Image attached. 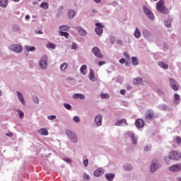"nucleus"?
I'll list each match as a JSON object with an SVG mask.
<instances>
[{"label": "nucleus", "mask_w": 181, "mask_h": 181, "mask_svg": "<svg viewBox=\"0 0 181 181\" xmlns=\"http://www.w3.org/2000/svg\"><path fill=\"white\" fill-rule=\"evenodd\" d=\"M156 9L158 11V12H160L161 13H164L166 15L169 11L166 8L165 6V1L163 0H160L157 4H156Z\"/></svg>", "instance_id": "f257e3e1"}, {"label": "nucleus", "mask_w": 181, "mask_h": 181, "mask_svg": "<svg viewBox=\"0 0 181 181\" xmlns=\"http://www.w3.org/2000/svg\"><path fill=\"white\" fill-rule=\"evenodd\" d=\"M66 134L69 139H71V141L73 142V144H77L78 142V138H77V134L69 129L66 130Z\"/></svg>", "instance_id": "f03ea898"}, {"label": "nucleus", "mask_w": 181, "mask_h": 181, "mask_svg": "<svg viewBox=\"0 0 181 181\" xmlns=\"http://www.w3.org/2000/svg\"><path fill=\"white\" fill-rule=\"evenodd\" d=\"M47 55H43L41 57L39 61V66L42 70H46L47 69Z\"/></svg>", "instance_id": "7ed1b4c3"}, {"label": "nucleus", "mask_w": 181, "mask_h": 181, "mask_svg": "<svg viewBox=\"0 0 181 181\" xmlns=\"http://www.w3.org/2000/svg\"><path fill=\"white\" fill-rule=\"evenodd\" d=\"M160 164L159 163V160L157 159L153 160L150 165L151 173H155V172L157 171L158 169H160Z\"/></svg>", "instance_id": "20e7f679"}, {"label": "nucleus", "mask_w": 181, "mask_h": 181, "mask_svg": "<svg viewBox=\"0 0 181 181\" xmlns=\"http://www.w3.org/2000/svg\"><path fill=\"white\" fill-rule=\"evenodd\" d=\"M143 12H144L146 16L150 19V21H155V16L153 15V12L148 6H143Z\"/></svg>", "instance_id": "39448f33"}, {"label": "nucleus", "mask_w": 181, "mask_h": 181, "mask_svg": "<svg viewBox=\"0 0 181 181\" xmlns=\"http://www.w3.org/2000/svg\"><path fill=\"white\" fill-rule=\"evenodd\" d=\"M141 34L147 42H153V35L148 30H143Z\"/></svg>", "instance_id": "423d86ee"}, {"label": "nucleus", "mask_w": 181, "mask_h": 181, "mask_svg": "<svg viewBox=\"0 0 181 181\" xmlns=\"http://www.w3.org/2000/svg\"><path fill=\"white\" fill-rule=\"evenodd\" d=\"M8 49L15 53H22L23 52V47L21 45H11L8 47Z\"/></svg>", "instance_id": "0eeeda50"}, {"label": "nucleus", "mask_w": 181, "mask_h": 181, "mask_svg": "<svg viewBox=\"0 0 181 181\" xmlns=\"http://www.w3.org/2000/svg\"><path fill=\"white\" fill-rule=\"evenodd\" d=\"M181 158V153L177 151H173L169 153V159L171 160H179Z\"/></svg>", "instance_id": "6e6552de"}, {"label": "nucleus", "mask_w": 181, "mask_h": 181, "mask_svg": "<svg viewBox=\"0 0 181 181\" xmlns=\"http://www.w3.org/2000/svg\"><path fill=\"white\" fill-rule=\"evenodd\" d=\"M103 125V116L101 115H98L95 117L93 121V127L95 128H98V127H101Z\"/></svg>", "instance_id": "1a4fd4ad"}, {"label": "nucleus", "mask_w": 181, "mask_h": 181, "mask_svg": "<svg viewBox=\"0 0 181 181\" xmlns=\"http://www.w3.org/2000/svg\"><path fill=\"white\" fill-rule=\"evenodd\" d=\"M168 170L173 173L181 172V163L173 164L169 167Z\"/></svg>", "instance_id": "9d476101"}, {"label": "nucleus", "mask_w": 181, "mask_h": 181, "mask_svg": "<svg viewBox=\"0 0 181 181\" xmlns=\"http://www.w3.org/2000/svg\"><path fill=\"white\" fill-rule=\"evenodd\" d=\"M169 82H170V87L174 90V91H177L179 90V86H177V82L176 80L170 78H169Z\"/></svg>", "instance_id": "9b49d317"}, {"label": "nucleus", "mask_w": 181, "mask_h": 181, "mask_svg": "<svg viewBox=\"0 0 181 181\" xmlns=\"http://www.w3.org/2000/svg\"><path fill=\"white\" fill-rule=\"evenodd\" d=\"M95 26H97V28H95V32L98 36H100V35H103V25L101 23H96Z\"/></svg>", "instance_id": "f8f14e48"}, {"label": "nucleus", "mask_w": 181, "mask_h": 181, "mask_svg": "<svg viewBox=\"0 0 181 181\" xmlns=\"http://www.w3.org/2000/svg\"><path fill=\"white\" fill-rule=\"evenodd\" d=\"M115 125V127H127L128 123L127 122V119H122L116 121Z\"/></svg>", "instance_id": "ddd939ff"}, {"label": "nucleus", "mask_w": 181, "mask_h": 181, "mask_svg": "<svg viewBox=\"0 0 181 181\" xmlns=\"http://www.w3.org/2000/svg\"><path fill=\"white\" fill-rule=\"evenodd\" d=\"M92 52L93 54H95V57H98V59H103V54L100 52V49L98 47H95L92 49Z\"/></svg>", "instance_id": "4468645a"}, {"label": "nucleus", "mask_w": 181, "mask_h": 181, "mask_svg": "<svg viewBox=\"0 0 181 181\" xmlns=\"http://www.w3.org/2000/svg\"><path fill=\"white\" fill-rule=\"evenodd\" d=\"M105 172V170L103 168H100L95 170L93 175L95 177H100V176H103V175H104Z\"/></svg>", "instance_id": "2eb2a0df"}, {"label": "nucleus", "mask_w": 181, "mask_h": 181, "mask_svg": "<svg viewBox=\"0 0 181 181\" xmlns=\"http://www.w3.org/2000/svg\"><path fill=\"white\" fill-rule=\"evenodd\" d=\"M155 115L153 113V110H148L146 112V119L148 120V121H152V119H153Z\"/></svg>", "instance_id": "dca6fc26"}, {"label": "nucleus", "mask_w": 181, "mask_h": 181, "mask_svg": "<svg viewBox=\"0 0 181 181\" xmlns=\"http://www.w3.org/2000/svg\"><path fill=\"white\" fill-rule=\"evenodd\" d=\"M16 94H17V97H18L20 103H21L22 105H26V101H25V98H23V95L22 94V93L17 91Z\"/></svg>", "instance_id": "f3484780"}, {"label": "nucleus", "mask_w": 181, "mask_h": 181, "mask_svg": "<svg viewBox=\"0 0 181 181\" xmlns=\"http://www.w3.org/2000/svg\"><path fill=\"white\" fill-rule=\"evenodd\" d=\"M135 125L137 128H144L145 122L142 119H137L135 122Z\"/></svg>", "instance_id": "a211bd4d"}, {"label": "nucleus", "mask_w": 181, "mask_h": 181, "mask_svg": "<svg viewBox=\"0 0 181 181\" xmlns=\"http://www.w3.org/2000/svg\"><path fill=\"white\" fill-rule=\"evenodd\" d=\"M180 95L177 93H175L174 95V100H173V104H175L176 105H179L180 104Z\"/></svg>", "instance_id": "6ab92c4d"}, {"label": "nucleus", "mask_w": 181, "mask_h": 181, "mask_svg": "<svg viewBox=\"0 0 181 181\" xmlns=\"http://www.w3.org/2000/svg\"><path fill=\"white\" fill-rule=\"evenodd\" d=\"M133 36H134L136 39H139V37L142 36V33H141V30H139V28H135V30L133 33Z\"/></svg>", "instance_id": "aec40b11"}, {"label": "nucleus", "mask_w": 181, "mask_h": 181, "mask_svg": "<svg viewBox=\"0 0 181 181\" xmlns=\"http://www.w3.org/2000/svg\"><path fill=\"white\" fill-rule=\"evenodd\" d=\"M73 98H74V100H84L86 98V95H84L83 94L81 93H75L73 95Z\"/></svg>", "instance_id": "412c9836"}, {"label": "nucleus", "mask_w": 181, "mask_h": 181, "mask_svg": "<svg viewBox=\"0 0 181 181\" xmlns=\"http://www.w3.org/2000/svg\"><path fill=\"white\" fill-rule=\"evenodd\" d=\"M76 14H77V11H75L73 9L69 10L68 12L69 19H73Z\"/></svg>", "instance_id": "4be33fe9"}, {"label": "nucleus", "mask_w": 181, "mask_h": 181, "mask_svg": "<svg viewBox=\"0 0 181 181\" xmlns=\"http://www.w3.org/2000/svg\"><path fill=\"white\" fill-rule=\"evenodd\" d=\"M105 179H107V180L112 181V180H114V177H115V174L107 173V174H105Z\"/></svg>", "instance_id": "5701e85b"}, {"label": "nucleus", "mask_w": 181, "mask_h": 181, "mask_svg": "<svg viewBox=\"0 0 181 181\" xmlns=\"http://www.w3.org/2000/svg\"><path fill=\"white\" fill-rule=\"evenodd\" d=\"M123 170H125V172H131V170H132V165L129 163H126L123 165Z\"/></svg>", "instance_id": "b1692460"}, {"label": "nucleus", "mask_w": 181, "mask_h": 181, "mask_svg": "<svg viewBox=\"0 0 181 181\" xmlns=\"http://www.w3.org/2000/svg\"><path fill=\"white\" fill-rule=\"evenodd\" d=\"M158 64L159 67H160L161 69H163V70H168V69H169V66L168 65V64H165L163 62H159Z\"/></svg>", "instance_id": "393cba45"}, {"label": "nucleus", "mask_w": 181, "mask_h": 181, "mask_svg": "<svg viewBox=\"0 0 181 181\" xmlns=\"http://www.w3.org/2000/svg\"><path fill=\"white\" fill-rule=\"evenodd\" d=\"M86 70H87V65L84 64L82 65L80 68V73L82 74V76H86L87 74V72H86Z\"/></svg>", "instance_id": "a878e982"}, {"label": "nucleus", "mask_w": 181, "mask_h": 181, "mask_svg": "<svg viewBox=\"0 0 181 181\" xmlns=\"http://www.w3.org/2000/svg\"><path fill=\"white\" fill-rule=\"evenodd\" d=\"M76 30L78 31V33L81 36H86V35H87V31H86V30H84L80 27H78L76 28Z\"/></svg>", "instance_id": "bb28decb"}, {"label": "nucleus", "mask_w": 181, "mask_h": 181, "mask_svg": "<svg viewBox=\"0 0 181 181\" xmlns=\"http://www.w3.org/2000/svg\"><path fill=\"white\" fill-rule=\"evenodd\" d=\"M124 135L127 138H129V139H131L135 135V133H134L132 131H127Z\"/></svg>", "instance_id": "cd10ccee"}, {"label": "nucleus", "mask_w": 181, "mask_h": 181, "mask_svg": "<svg viewBox=\"0 0 181 181\" xmlns=\"http://www.w3.org/2000/svg\"><path fill=\"white\" fill-rule=\"evenodd\" d=\"M38 132L39 134H40V135H45V136L49 135V132L47 130L46 128L40 129Z\"/></svg>", "instance_id": "c85d7f7f"}, {"label": "nucleus", "mask_w": 181, "mask_h": 181, "mask_svg": "<svg viewBox=\"0 0 181 181\" xmlns=\"http://www.w3.org/2000/svg\"><path fill=\"white\" fill-rule=\"evenodd\" d=\"M158 109H160L161 111H169V106L165 105V104H161L158 105Z\"/></svg>", "instance_id": "c756f323"}, {"label": "nucleus", "mask_w": 181, "mask_h": 181, "mask_svg": "<svg viewBox=\"0 0 181 181\" xmlns=\"http://www.w3.org/2000/svg\"><path fill=\"white\" fill-rule=\"evenodd\" d=\"M59 30L62 32L65 31V32H69L70 30V27L68 25H60L59 26Z\"/></svg>", "instance_id": "7c9ffc66"}, {"label": "nucleus", "mask_w": 181, "mask_h": 181, "mask_svg": "<svg viewBox=\"0 0 181 181\" xmlns=\"http://www.w3.org/2000/svg\"><path fill=\"white\" fill-rule=\"evenodd\" d=\"M0 6L6 8L8 6V0H0Z\"/></svg>", "instance_id": "2f4dec72"}, {"label": "nucleus", "mask_w": 181, "mask_h": 181, "mask_svg": "<svg viewBox=\"0 0 181 181\" xmlns=\"http://www.w3.org/2000/svg\"><path fill=\"white\" fill-rule=\"evenodd\" d=\"M25 49L28 52H35V50H36V47H35L33 46H29V45H25Z\"/></svg>", "instance_id": "473e14b6"}, {"label": "nucleus", "mask_w": 181, "mask_h": 181, "mask_svg": "<svg viewBox=\"0 0 181 181\" xmlns=\"http://www.w3.org/2000/svg\"><path fill=\"white\" fill-rule=\"evenodd\" d=\"M138 58L136 57H132V63L133 64V66H138L139 64V63L138 62Z\"/></svg>", "instance_id": "72a5a7b5"}, {"label": "nucleus", "mask_w": 181, "mask_h": 181, "mask_svg": "<svg viewBox=\"0 0 181 181\" xmlns=\"http://www.w3.org/2000/svg\"><path fill=\"white\" fill-rule=\"evenodd\" d=\"M130 141L132 142L133 145H136L138 144V137L134 135L132 139H130Z\"/></svg>", "instance_id": "f704fd0d"}, {"label": "nucleus", "mask_w": 181, "mask_h": 181, "mask_svg": "<svg viewBox=\"0 0 181 181\" xmlns=\"http://www.w3.org/2000/svg\"><path fill=\"white\" fill-rule=\"evenodd\" d=\"M59 35L60 36H64L66 39H69V36H70L69 33L64 31H59Z\"/></svg>", "instance_id": "c9c22d12"}, {"label": "nucleus", "mask_w": 181, "mask_h": 181, "mask_svg": "<svg viewBox=\"0 0 181 181\" xmlns=\"http://www.w3.org/2000/svg\"><path fill=\"white\" fill-rule=\"evenodd\" d=\"M94 71L90 69L89 80H90V81H94Z\"/></svg>", "instance_id": "e433bc0d"}, {"label": "nucleus", "mask_w": 181, "mask_h": 181, "mask_svg": "<svg viewBox=\"0 0 181 181\" xmlns=\"http://www.w3.org/2000/svg\"><path fill=\"white\" fill-rule=\"evenodd\" d=\"M40 8H42V9H49V4L47 2H42L40 4Z\"/></svg>", "instance_id": "4c0bfd02"}, {"label": "nucleus", "mask_w": 181, "mask_h": 181, "mask_svg": "<svg viewBox=\"0 0 181 181\" xmlns=\"http://www.w3.org/2000/svg\"><path fill=\"white\" fill-rule=\"evenodd\" d=\"M69 66V64H67V63H63L61 66H60V70L62 71H65L66 69H67V66Z\"/></svg>", "instance_id": "58836bf2"}, {"label": "nucleus", "mask_w": 181, "mask_h": 181, "mask_svg": "<svg viewBox=\"0 0 181 181\" xmlns=\"http://www.w3.org/2000/svg\"><path fill=\"white\" fill-rule=\"evenodd\" d=\"M47 49H56V45H54V43L52 42H48L47 45Z\"/></svg>", "instance_id": "ea45409f"}, {"label": "nucleus", "mask_w": 181, "mask_h": 181, "mask_svg": "<svg viewBox=\"0 0 181 181\" xmlns=\"http://www.w3.org/2000/svg\"><path fill=\"white\" fill-rule=\"evenodd\" d=\"M142 83V78L137 77L134 80V84H141Z\"/></svg>", "instance_id": "a19ab883"}, {"label": "nucleus", "mask_w": 181, "mask_h": 181, "mask_svg": "<svg viewBox=\"0 0 181 181\" xmlns=\"http://www.w3.org/2000/svg\"><path fill=\"white\" fill-rule=\"evenodd\" d=\"M164 23L166 28H170V26H172V21L170 19L165 21Z\"/></svg>", "instance_id": "79ce46f5"}, {"label": "nucleus", "mask_w": 181, "mask_h": 181, "mask_svg": "<svg viewBox=\"0 0 181 181\" xmlns=\"http://www.w3.org/2000/svg\"><path fill=\"white\" fill-rule=\"evenodd\" d=\"M16 111L18 112V114L21 119H23V117H25V113H23V111L21 110H16Z\"/></svg>", "instance_id": "37998d69"}, {"label": "nucleus", "mask_w": 181, "mask_h": 181, "mask_svg": "<svg viewBox=\"0 0 181 181\" xmlns=\"http://www.w3.org/2000/svg\"><path fill=\"white\" fill-rule=\"evenodd\" d=\"M13 30H14V32H19V30H21V27L16 24H14L13 25Z\"/></svg>", "instance_id": "c03bdc74"}, {"label": "nucleus", "mask_w": 181, "mask_h": 181, "mask_svg": "<svg viewBox=\"0 0 181 181\" xmlns=\"http://www.w3.org/2000/svg\"><path fill=\"white\" fill-rule=\"evenodd\" d=\"M157 94H158V95H160L161 97H165V92H163V90L160 89H158Z\"/></svg>", "instance_id": "a18cd8bd"}, {"label": "nucleus", "mask_w": 181, "mask_h": 181, "mask_svg": "<svg viewBox=\"0 0 181 181\" xmlns=\"http://www.w3.org/2000/svg\"><path fill=\"white\" fill-rule=\"evenodd\" d=\"M33 101L35 104H39V98L36 95L33 96Z\"/></svg>", "instance_id": "49530a36"}, {"label": "nucleus", "mask_w": 181, "mask_h": 181, "mask_svg": "<svg viewBox=\"0 0 181 181\" xmlns=\"http://www.w3.org/2000/svg\"><path fill=\"white\" fill-rule=\"evenodd\" d=\"M100 98H103V99H107V98H110V95L109 94H107V93H102L101 95H100Z\"/></svg>", "instance_id": "de8ad7c7"}, {"label": "nucleus", "mask_w": 181, "mask_h": 181, "mask_svg": "<svg viewBox=\"0 0 181 181\" xmlns=\"http://www.w3.org/2000/svg\"><path fill=\"white\" fill-rule=\"evenodd\" d=\"M72 50H77L78 49V45L76 42H73L71 46Z\"/></svg>", "instance_id": "09e8293b"}, {"label": "nucleus", "mask_w": 181, "mask_h": 181, "mask_svg": "<svg viewBox=\"0 0 181 181\" xmlns=\"http://www.w3.org/2000/svg\"><path fill=\"white\" fill-rule=\"evenodd\" d=\"M56 118H57L56 115H50L47 117V119H49V121H53L56 119Z\"/></svg>", "instance_id": "8fccbe9b"}, {"label": "nucleus", "mask_w": 181, "mask_h": 181, "mask_svg": "<svg viewBox=\"0 0 181 181\" xmlns=\"http://www.w3.org/2000/svg\"><path fill=\"white\" fill-rule=\"evenodd\" d=\"M73 121H74V122L78 123V122H80V117L78 116H74L73 117Z\"/></svg>", "instance_id": "3c124183"}, {"label": "nucleus", "mask_w": 181, "mask_h": 181, "mask_svg": "<svg viewBox=\"0 0 181 181\" xmlns=\"http://www.w3.org/2000/svg\"><path fill=\"white\" fill-rule=\"evenodd\" d=\"M151 149H152L151 146H145L144 148V151L145 152H149V151H151Z\"/></svg>", "instance_id": "603ef678"}, {"label": "nucleus", "mask_w": 181, "mask_h": 181, "mask_svg": "<svg viewBox=\"0 0 181 181\" xmlns=\"http://www.w3.org/2000/svg\"><path fill=\"white\" fill-rule=\"evenodd\" d=\"M83 179L84 180H90V175H88L87 173H83Z\"/></svg>", "instance_id": "864d4df0"}, {"label": "nucleus", "mask_w": 181, "mask_h": 181, "mask_svg": "<svg viewBox=\"0 0 181 181\" xmlns=\"http://www.w3.org/2000/svg\"><path fill=\"white\" fill-rule=\"evenodd\" d=\"M64 107H65L66 110H71V105L70 104L65 103L64 104Z\"/></svg>", "instance_id": "5fc2aeb1"}, {"label": "nucleus", "mask_w": 181, "mask_h": 181, "mask_svg": "<svg viewBox=\"0 0 181 181\" xmlns=\"http://www.w3.org/2000/svg\"><path fill=\"white\" fill-rule=\"evenodd\" d=\"M83 165L85 166V168H87V166H88V159H86L83 161Z\"/></svg>", "instance_id": "6e6d98bb"}, {"label": "nucleus", "mask_w": 181, "mask_h": 181, "mask_svg": "<svg viewBox=\"0 0 181 181\" xmlns=\"http://www.w3.org/2000/svg\"><path fill=\"white\" fill-rule=\"evenodd\" d=\"M175 141L177 143V144H181V138H180V136H177L176 138H175Z\"/></svg>", "instance_id": "4d7b16f0"}, {"label": "nucleus", "mask_w": 181, "mask_h": 181, "mask_svg": "<svg viewBox=\"0 0 181 181\" xmlns=\"http://www.w3.org/2000/svg\"><path fill=\"white\" fill-rule=\"evenodd\" d=\"M124 56H125V57H127V59H129L130 58V56H129V54L127 52H124L123 53Z\"/></svg>", "instance_id": "13d9d810"}, {"label": "nucleus", "mask_w": 181, "mask_h": 181, "mask_svg": "<svg viewBox=\"0 0 181 181\" xmlns=\"http://www.w3.org/2000/svg\"><path fill=\"white\" fill-rule=\"evenodd\" d=\"M127 93V90H124V89H122V90H120V94L122 95H125V93Z\"/></svg>", "instance_id": "bf43d9fd"}, {"label": "nucleus", "mask_w": 181, "mask_h": 181, "mask_svg": "<svg viewBox=\"0 0 181 181\" xmlns=\"http://www.w3.org/2000/svg\"><path fill=\"white\" fill-rule=\"evenodd\" d=\"M99 66L101 67V66H103V64H105V62L104 61H100L98 62Z\"/></svg>", "instance_id": "052dcab7"}, {"label": "nucleus", "mask_w": 181, "mask_h": 181, "mask_svg": "<svg viewBox=\"0 0 181 181\" xmlns=\"http://www.w3.org/2000/svg\"><path fill=\"white\" fill-rule=\"evenodd\" d=\"M119 63H121V64H124V63H125V59L122 58L119 60Z\"/></svg>", "instance_id": "680f3d73"}, {"label": "nucleus", "mask_w": 181, "mask_h": 181, "mask_svg": "<svg viewBox=\"0 0 181 181\" xmlns=\"http://www.w3.org/2000/svg\"><path fill=\"white\" fill-rule=\"evenodd\" d=\"M64 162H66V163H71V160L69 158H64Z\"/></svg>", "instance_id": "e2e57ef3"}, {"label": "nucleus", "mask_w": 181, "mask_h": 181, "mask_svg": "<svg viewBox=\"0 0 181 181\" xmlns=\"http://www.w3.org/2000/svg\"><path fill=\"white\" fill-rule=\"evenodd\" d=\"M6 136H9L10 138H11V136H13V134H12V132H8L7 134H6Z\"/></svg>", "instance_id": "0e129e2a"}, {"label": "nucleus", "mask_w": 181, "mask_h": 181, "mask_svg": "<svg viewBox=\"0 0 181 181\" xmlns=\"http://www.w3.org/2000/svg\"><path fill=\"white\" fill-rule=\"evenodd\" d=\"M62 15V11H58L56 14L57 18H60V16Z\"/></svg>", "instance_id": "69168bd1"}, {"label": "nucleus", "mask_w": 181, "mask_h": 181, "mask_svg": "<svg viewBox=\"0 0 181 181\" xmlns=\"http://www.w3.org/2000/svg\"><path fill=\"white\" fill-rule=\"evenodd\" d=\"M64 8V7L63 6H61L59 7L58 11L62 12V11H63Z\"/></svg>", "instance_id": "338daca9"}, {"label": "nucleus", "mask_w": 181, "mask_h": 181, "mask_svg": "<svg viewBox=\"0 0 181 181\" xmlns=\"http://www.w3.org/2000/svg\"><path fill=\"white\" fill-rule=\"evenodd\" d=\"M25 21H29V19H30V16L29 15H26L25 17Z\"/></svg>", "instance_id": "774afa93"}]
</instances>
